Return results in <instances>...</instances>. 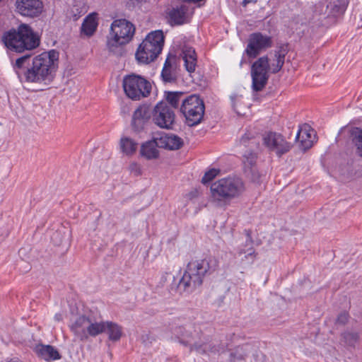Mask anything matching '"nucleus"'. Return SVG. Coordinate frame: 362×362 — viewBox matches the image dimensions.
<instances>
[{
	"label": "nucleus",
	"instance_id": "f257e3e1",
	"mask_svg": "<svg viewBox=\"0 0 362 362\" xmlns=\"http://www.w3.org/2000/svg\"><path fill=\"white\" fill-rule=\"evenodd\" d=\"M59 52L54 49L30 57L25 54L16 59L13 69L24 86L43 87L54 79L58 67Z\"/></svg>",
	"mask_w": 362,
	"mask_h": 362
},
{
	"label": "nucleus",
	"instance_id": "f03ea898",
	"mask_svg": "<svg viewBox=\"0 0 362 362\" xmlns=\"http://www.w3.org/2000/svg\"><path fill=\"white\" fill-rule=\"evenodd\" d=\"M1 42L8 52L21 54L37 48L40 40L30 25L21 23L16 28L5 31L1 36Z\"/></svg>",
	"mask_w": 362,
	"mask_h": 362
},
{
	"label": "nucleus",
	"instance_id": "7ed1b4c3",
	"mask_svg": "<svg viewBox=\"0 0 362 362\" xmlns=\"http://www.w3.org/2000/svg\"><path fill=\"white\" fill-rule=\"evenodd\" d=\"M288 51L287 45H281L278 47L274 53L276 63H273L271 66L267 56L259 58L253 63L251 67V76L252 80V86L255 91H260L265 87L269 76V69L272 70L273 74H276L281 69Z\"/></svg>",
	"mask_w": 362,
	"mask_h": 362
},
{
	"label": "nucleus",
	"instance_id": "20e7f679",
	"mask_svg": "<svg viewBox=\"0 0 362 362\" xmlns=\"http://www.w3.org/2000/svg\"><path fill=\"white\" fill-rule=\"evenodd\" d=\"M178 341L185 346H190V351L197 354H221L225 353L226 347L216 341L198 344L194 343V339L198 336L199 331L192 324L175 327L173 332Z\"/></svg>",
	"mask_w": 362,
	"mask_h": 362
},
{
	"label": "nucleus",
	"instance_id": "39448f33",
	"mask_svg": "<svg viewBox=\"0 0 362 362\" xmlns=\"http://www.w3.org/2000/svg\"><path fill=\"white\" fill-rule=\"evenodd\" d=\"M216 262L212 258L196 259L189 262L180 280L179 286L187 292H192L203 283V279L208 272L214 271Z\"/></svg>",
	"mask_w": 362,
	"mask_h": 362
},
{
	"label": "nucleus",
	"instance_id": "423d86ee",
	"mask_svg": "<svg viewBox=\"0 0 362 362\" xmlns=\"http://www.w3.org/2000/svg\"><path fill=\"white\" fill-rule=\"evenodd\" d=\"M244 191V183L239 177L222 178L211 186L212 202L220 207L227 206L232 199L238 197Z\"/></svg>",
	"mask_w": 362,
	"mask_h": 362
},
{
	"label": "nucleus",
	"instance_id": "0eeeda50",
	"mask_svg": "<svg viewBox=\"0 0 362 362\" xmlns=\"http://www.w3.org/2000/svg\"><path fill=\"white\" fill-rule=\"evenodd\" d=\"M135 33L134 25L126 19L115 20L110 26L107 37V47L110 52L117 55H122V46L129 43Z\"/></svg>",
	"mask_w": 362,
	"mask_h": 362
},
{
	"label": "nucleus",
	"instance_id": "6e6552de",
	"mask_svg": "<svg viewBox=\"0 0 362 362\" xmlns=\"http://www.w3.org/2000/svg\"><path fill=\"white\" fill-rule=\"evenodd\" d=\"M164 43L161 30L149 33L139 46L135 57L139 64H147L154 61L160 53Z\"/></svg>",
	"mask_w": 362,
	"mask_h": 362
},
{
	"label": "nucleus",
	"instance_id": "1a4fd4ad",
	"mask_svg": "<svg viewBox=\"0 0 362 362\" xmlns=\"http://www.w3.org/2000/svg\"><path fill=\"white\" fill-rule=\"evenodd\" d=\"M122 86L126 95L134 100L147 97L151 90V85L146 79L135 74L124 77Z\"/></svg>",
	"mask_w": 362,
	"mask_h": 362
},
{
	"label": "nucleus",
	"instance_id": "9d476101",
	"mask_svg": "<svg viewBox=\"0 0 362 362\" xmlns=\"http://www.w3.org/2000/svg\"><path fill=\"white\" fill-rule=\"evenodd\" d=\"M205 106L204 101L196 95H191L182 102L180 111L186 118L188 126L199 124L204 117Z\"/></svg>",
	"mask_w": 362,
	"mask_h": 362
},
{
	"label": "nucleus",
	"instance_id": "9b49d317",
	"mask_svg": "<svg viewBox=\"0 0 362 362\" xmlns=\"http://www.w3.org/2000/svg\"><path fill=\"white\" fill-rule=\"evenodd\" d=\"M175 119V115L173 110L164 101L157 103L153 109V122L160 128L172 129Z\"/></svg>",
	"mask_w": 362,
	"mask_h": 362
},
{
	"label": "nucleus",
	"instance_id": "f8f14e48",
	"mask_svg": "<svg viewBox=\"0 0 362 362\" xmlns=\"http://www.w3.org/2000/svg\"><path fill=\"white\" fill-rule=\"evenodd\" d=\"M272 45V38L261 33H255L250 35L245 53L250 58H255L260 52Z\"/></svg>",
	"mask_w": 362,
	"mask_h": 362
},
{
	"label": "nucleus",
	"instance_id": "ddd939ff",
	"mask_svg": "<svg viewBox=\"0 0 362 362\" xmlns=\"http://www.w3.org/2000/svg\"><path fill=\"white\" fill-rule=\"evenodd\" d=\"M264 144L279 156L287 153L291 148V144L287 142L282 135L269 132L263 138Z\"/></svg>",
	"mask_w": 362,
	"mask_h": 362
},
{
	"label": "nucleus",
	"instance_id": "4468645a",
	"mask_svg": "<svg viewBox=\"0 0 362 362\" xmlns=\"http://www.w3.org/2000/svg\"><path fill=\"white\" fill-rule=\"evenodd\" d=\"M15 6L18 13L30 18L39 16L43 10V3L40 0H16Z\"/></svg>",
	"mask_w": 362,
	"mask_h": 362
},
{
	"label": "nucleus",
	"instance_id": "2eb2a0df",
	"mask_svg": "<svg viewBox=\"0 0 362 362\" xmlns=\"http://www.w3.org/2000/svg\"><path fill=\"white\" fill-rule=\"evenodd\" d=\"M153 110L149 105L143 104L139 105L134 112L132 125L135 131L143 129L144 124L152 117Z\"/></svg>",
	"mask_w": 362,
	"mask_h": 362
},
{
	"label": "nucleus",
	"instance_id": "dca6fc26",
	"mask_svg": "<svg viewBox=\"0 0 362 362\" xmlns=\"http://www.w3.org/2000/svg\"><path fill=\"white\" fill-rule=\"evenodd\" d=\"M177 59L175 55H168L161 71V77L165 83H173L177 80Z\"/></svg>",
	"mask_w": 362,
	"mask_h": 362
},
{
	"label": "nucleus",
	"instance_id": "f3484780",
	"mask_svg": "<svg viewBox=\"0 0 362 362\" xmlns=\"http://www.w3.org/2000/svg\"><path fill=\"white\" fill-rule=\"evenodd\" d=\"M313 136L314 130L307 124H304L299 127L296 136V141L299 143V148L305 151L313 146Z\"/></svg>",
	"mask_w": 362,
	"mask_h": 362
},
{
	"label": "nucleus",
	"instance_id": "a211bd4d",
	"mask_svg": "<svg viewBox=\"0 0 362 362\" xmlns=\"http://www.w3.org/2000/svg\"><path fill=\"white\" fill-rule=\"evenodd\" d=\"M90 318L86 315H81L70 325L71 330L81 341L87 339Z\"/></svg>",
	"mask_w": 362,
	"mask_h": 362
},
{
	"label": "nucleus",
	"instance_id": "6ab92c4d",
	"mask_svg": "<svg viewBox=\"0 0 362 362\" xmlns=\"http://www.w3.org/2000/svg\"><path fill=\"white\" fill-rule=\"evenodd\" d=\"M247 239L245 242L244 247L238 250L236 258L238 259L241 264H251L255 259V252L253 247V241L250 234L247 233Z\"/></svg>",
	"mask_w": 362,
	"mask_h": 362
},
{
	"label": "nucleus",
	"instance_id": "aec40b11",
	"mask_svg": "<svg viewBox=\"0 0 362 362\" xmlns=\"http://www.w3.org/2000/svg\"><path fill=\"white\" fill-rule=\"evenodd\" d=\"M158 138L160 148L177 150L183 146V140L178 136L173 134H163Z\"/></svg>",
	"mask_w": 362,
	"mask_h": 362
},
{
	"label": "nucleus",
	"instance_id": "412c9836",
	"mask_svg": "<svg viewBox=\"0 0 362 362\" xmlns=\"http://www.w3.org/2000/svg\"><path fill=\"white\" fill-rule=\"evenodd\" d=\"M158 138L154 137L153 139L144 143L141 146L140 153L141 156L148 160L156 159L159 156V151L157 148H160L158 144Z\"/></svg>",
	"mask_w": 362,
	"mask_h": 362
},
{
	"label": "nucleus",
	"instance_id": "4be33fe9",
	"mask_svg": "<svg viewBox=\"0 0 362 362\" xmlns=\"http://www.w3.org/2000/svg\"><path fill=\"white\" fill-rule=\"evenodd\" d=\"M252 351L253 347L250 344H245L238 346L230 351L229 360L230 362L245 361Z\"/></svg>",
	"mask_w": 362,
	"mask_h": 362
},
{
	"label": "nucleus",
	"instance_id": "5701e85b",
	"mask_svg": "<svg viewBox=\"0 0 362 362\" xmlns=\"http://www.w3.org/2000/svg\"><path fill=\"white\" fill-rule=\"evenodd\" d=\"M182 57L186 70L189 73L194 72L197 62V57L194 49L187 45L184 46L182 51Z\"/></svg>",
	"mask_w": 362,
	"mask_h": 362
},
{
	"label": "nucleus",
	"instance_id": "b1692460",
	"mask_svg": "<svg viewBox=\"0 0 362 362\" xmlns=\"http://www.w3.org/2000/svg\"><path fill=\"white\" fill-rule=\"evenodd\" d=\"M37 356L46 361H52L61 358L59 351L51 345H38L35 347Z\"/></svg>",
	"mask_w": 362,
	"mask_h": 362
},
{
	"label": "nucleus",
	"instance_id": "393cba45",
	"mask_svg": "<svg viewBox=\"0 0 362 362\" xmlns=\"http://www.w3.org/2000/svg\"><path fill=\"white\" fill-rule=\"evenodd\" d=\"M187 7L185 5L173 8L169 13V19L172 24L182 25L186 23Z\"/></svg>",
	"mask_w": 362,
	"mask_h": 362
},
{
	"label": "nucleus",
	"instance_id": "a878e982",
	"mask_svg": "<svg viewBox=\"0 0 362 362\" xmlns=\"http://www.w3.org/2000/svg\"><path fill=\"white\" fill-rule=\"evenodd\" d=\"M138 145V142L130 137L123 136L120 139V148L122 153L127 156L133 155L136 151Z\"/></svg>",
	"mask_w": 362,
	"mask_h": 362
},
{
	"label": "nucleus",
	"instance_id": "bb28decb",
	"mask_svg": "<svg viewBox=\"0 0 362 362\" xmlns=\"http://www.w3.org/2000/svg\"><path fill=\"white\" fill-rule=\"evenodd\" d=\"M105 332L108 334L110 341H119L122 335V328L117 323L106 321Z\"/></svg>",
	"mask_w": 362,
	"mask_h": 362
},
{
	"label": "nucleus",
	"instance_id": "cd10ccee",
	"mask_svg": "<svg viewBox=\"0 0 362 362\" xmlns=\"http://www.w3.org/2000/svg\"><path fill=\"white\" fill-rule=\"evenodd\" d=\"M97 27L98 23L96 21L95 14L93 13L88 16L84 20L81 30L86 35L90 36L94 33Z\"/></svg>",
	"mask_w": 362,
	"mask_h": 362
},
{
	"label": "nucleus",
	"instance_id": "c85d7f7f",
	"mask_svg": "<svg viewBox=\"0 0 362 362\" xmlns=\"http://www.w3.org/2000/svg\"><path fill=\"white\" fill-rule=\"evenodd\" d=\"M105 322H96L93 318H90L88 329L87 333V339L88 337H95L101 333L105 332Z\"/></svg>",
	"mask_w": 362,
	"mask_h": 362
},
{
	"label": "nucleus",
	"instance_id": "c756f323",
	"mask_svg": "<svg viewBox=\"0 0 362 362\" xmlns=\"http://www.w3.org/2000/svg\"><path fill=\"white\" fill-rule=\"evenodd\" d=\"M257 153L252 151H246L243 155L244 170L254 168L257 165Z\"/></svg>",
	"mask_w": 362,
	"mask_h": 362
},
{
	"label": "nucleus",
	"instance_id": "7c9ffc66",
	"mask_svg": "<svg viewBox=\"0 0 362 362\" xmlns=\"http://www.w3.org/2000/svg\"><path fill=\"white\" fill-rule=\"evenodd\" d=\"M165 103L168 105H170V107L177 108L179 106L180 101L183 96V93L182 92H165Z\"/></svg>",
	"mask_w": 362,
	"mask_h": 362
},
{
	"label": "nucleus",
	"instance_id": "2f4dec72",
	"mask_svg": "<svg viewBox=\"0 0 362 362\" xmlns=\"http://www.w3.org/2000/svg\"><path fill=\"white\" fill-rule=\"evenodd\" d=\"M240 142L244 146H250L253 150L259 148V141L256 139L254 134L250 132L242 136Z\"/></svg>",
	"mask_w": 362,
	"mask_h": 362
},
{
	"label": "nucleus",
	"instance_id": "473e14b6",
	"mask_svg": "<svg viewBox=\"0 0 362 362\" xmlns=\"http://www.w3.org/2000/svg\"><path fill=\"white\" fill-rule=\"evenodd\" d=\"M351 134L352 142L356 146V153L362 158V129L356 128Z\"/></svg>",
	"mask_w": 362,
	"mask_h": 362
},
{
	"label": "nucleus",
	"instance_id": "72a5a7b5",
	"mask_svg": "<svg viewBox=\"0 0 362 362\" xmlns=\"http://www.w3.org/2000/svg\"><path fill=\"white\" fill-rule=\"evenodd\" d=\"M347 4V0H337L331 3L329 6L334 15H341L345 11Z\"/></svg>",
	"mask_w": 362,
	"mask_h": 362
},
{
	"label": "nucleus",
	"instance_id": "f704fd0d",
	"mask_svg": "<svg viewBox=\"0 0 362 362\" xmlns=\"http://www.w3.org/2000/svg\"><path fill=\"white\" fill-rule=\"evenodd\" d=\"M246 176L253 182H260L262 174L259 171L257 166L244 170Z\"/></svg>",
	"mask_w": 362,
	"mask_h": 362
},
{
	"label": "nucleus",
	"instance_id": "c9c22d12",
	"mask_svg": "<svg viewBox=\"0 0 362 362\" xmlns=\"http://www.w3.org/2000/svg\"><path fill=\"white\" fill-rule=\"evenodd\" d=\"M341 336L344 343L348 345H354L358 339V334L353 332H345Z\"/></svg>",
	"mask_w": 362,
	"mask_h": 362
},
{
	"label": "nucleus",
	"instance_id": "e433bc0d",
	"mask_svg": "<svg viewBox=\"0 0 362 362\" xmlns=\"http://www.w3.org/2000/svg\"><path fill=\"white\" fill-rule=\"evenodd\" d=\"M219 172L220 170L218 169H210L209 170L206 172L204 175L203 176L202 179V183L206 184L207 182H209L218 175Z\"/></svg>",
	"mask_w": 362,
	"mask_h": 362
},
{
	"label": "nucleus",
	"instance_id": "4c0bfd02",
	"mask_svg": "<svg viewBox=\"0 0 362 362\" xmlns=\"http://www.w3.org/2000/svg\"><path fill=\"white\" fill-rule=\"evenodd\" d=\"M128 170L134 176H139L142 173L141 165L136 162L131 163L128 167Z\"/></svg>",
	"mask_w": 362,
	"mask_h": 362
},
{
	"label": "nucleus",
	"instance_id": "58836bf2",
	"mask_svg": "<svg viewBox=\"0 0 362 362\" xmlns=\"http://www.w3.org/2000/svg\"><path fill=\"white\" fill-rule=\"evenodd\" d=\"M146 0H129L127 3V6L129 9H133L136 6H140Z\"/></svg>",
	"mask_w": 362,
	"mask_h": 362
},
{
	"label": "nucleus",
	"instance_id": "ea45409f",
	"mask_svg": "<svg viewBox=\"0 0 362 362\" xmlns=\"http://www.w3.org/2000/svg\"><path fill=\"white\" fill-rule=\"evenodd\" d=\"M348 314L343 313L339 315L337 318V322L339 325H345L348 321Z\"/></svg>",
	"mask_w": 362,
	"mask_h": 362
},
{
	"label": "nucleus",
	"instance_id": "a19ab883",
	"mask_svg": "<svg viewBox=\"0 0 362 362\" xmlns=\"http://www.w3.org/2000/svg\"><path fill=\"white\" fill-rule=\"evenodd\" d=\"M59 236H60V234L58 232H55L53 233V235L52 236V240H53L54 244H56V245L61 244V243H62L61 239H59V240H57L58 238H59Z\"/></svg>",
	"mask_w": 362,
	"mask_h": 362
},
{
	"label": "nucleus",
	"instance_id": "79ce46f5",
	"mask_svg": "<svg viewBox=\"0 0 362 362\" xmlns=\"http://www.w3.org/2000/svg\"><path fill=\"white\" fill-rule=\"evenodd\" d=\"M197 196H198V192L196 189L192 191L191 192H189L188 194V197L189 199H193L194 197H197Z\"/></svg>",
	"mask_w": 362,
	"mask_h": 362
},
{
	"label": "nucleus",
	"instance_id": "37998d69",
	"mask_svg": "<svg viewBox=\"0 0 362 362\" xmlns=\"http://www.w3.org/2000/svg\"><path fill=\"white\" fill-rule=\"evenodd\" d=\"M54 320L58 322L61 321L62 320V315L61 313H57L54 315Z\"/></svg>",
	"mask_w": 362,
	"mask_h": 362
},
{
	"label": "nucleus",
	"instance_id": "c03bdc74",
	"mask_svg": "<svg viewBox=\"0 0 362 362\" xmlns=\"http://www.w3.org/2000/svg\"><path fill=\"white\" fill-rule=\"evenodd\" d=\"M171 274L170 272H165L163 276H162V279L163 281H167V278L168 276H170Z\"/></svg>",
	"mask_w": 362,
	"mask_h": 362
},
{
	"label": "nucleus",
	"instance_id": "a18cd8bd",
	"mask_svg": "<svg viewBox=\"0 0 362 362\" xmlns=\"http://www.w3.org/2000/svg\"><path fill=\"white\" fill-rule=\"evenodd\" d=\"M247 3V0H244L243 2L244 6H245Z\"/></svg>",
	"mask_w": 362,
	"mask_h": 362
},
{
	"label": "nucleus",
	"instance_id": "49530a36",
	"mask_svg": "<svg viewBox=\"0 0 362 362\" xmlns=\"http://www.w3.org/2000/svg\"><path fill=\"white\" fill-rule=\"evenodd\" d=\"M1 1V0H0V2Z\"/></svg>",
	"mask_w": 362,
	"mask_h": 362
}]
</instances>
